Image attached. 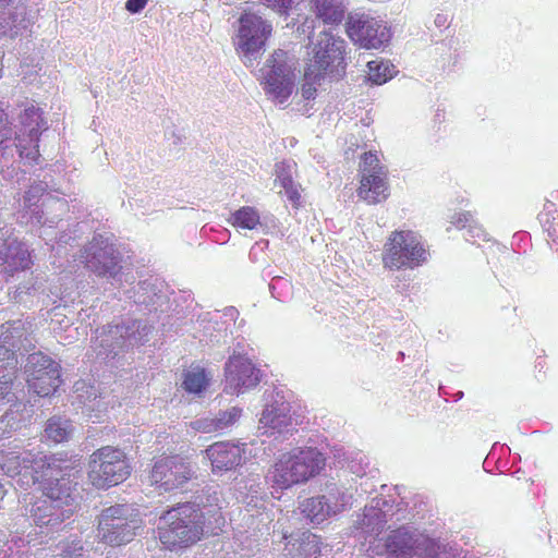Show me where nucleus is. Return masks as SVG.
<instances>
[{"label": "nucleus", "instance_id": "nucleus-46", "mask_svg": "<svg viewBox=\"0 0 558 558\" xmlns=\"http://www.w3.org/2000/svg\"><path fill=\"white\" fill-rule=\"evenodd\" d=\"M147 0H128L125 8L131 13H138L145 8Z\"/></svg>", "mask_w": 558, "mask_h": 558}, {"label": "nucleus", "instance_id": "nucleus-41", "mask_svg": "<svg viewBox=\"0 0 558 558\" xmlns=\"http://www.w3.org/2000/svg\"><path fill=\"white\" fill-rule=\"evenodd\" d=\"M307 66L304 71V83L302 85V97L306 100L314 99L316 96V86L320 84L326 77H308Z\"/></svg>", "mask_w": 558, "mask_h": 558}, {"label": "nucleus", "instance_id": "nucleus-6", "mask_svg": "<svg viewBox=\"0 0 558 558\" xmlns=\"http://www.w3.org/2000/svg\"><path fill=\"white\" fill-rule=\"evenodd\" d=\"M143 529V519L131 505L119 504L101 510L98 515L97 537L110 546L130 543Z\"/></svg>", "mask_w": 558, "mask_h": 558}, {"label": "nucleus", "instance_id": "nucleus-25", "mask_svg": "<svg viewBox=\"0 0 558 558\" xmlns=\"http://www.w3.org/2000/svg\"><path fill=\"white\" fill-rule=\"evenodd\" d=\"M242 409L232 407L220 410L217 413L196 418L191 422V427L199 433H221L232 427L241 417Z\"/></svg>", "mask_w": 558, "mask_h": 558}, {"label": "nucleus", "instance_id": "nucleus-4", "mask_svg": "<svg viewBox=\"0 0 558 558\" xmlns=\"http://www.w3.org/2000/svg\"><path fill=\"white\" fill-rule=\"evenodd\" d=\"M151 326L138 319H130L117 325H107L95 330L93 349L98 357L110 360L147 341Z\"/></svg>", "mask_w": 558, "mask_h": 558}, {"label": "nucleus", "instance_id": "nucleus-21", "mask_svg": "<svg viewBox=\"0 0 558 558\" xmlns=\"http://www.w3.org/2000/svg\"><path fill=\"white\" fill-rule=\"evenodd\" d=\"M190 462L179 456L165 457L157 460L150 473L153 485L165 492L182 487L193 476Z\"/></svg>", "mask_w": 558, "mask_h": 558}, {"label": "nucleus", "instance_id": "nucleus-33", "mask_svg": "<svg viewBox=\"0 0 558 558\" xmlns=\"http://www.w3.org/2000/svg\"><path fill=\"white\" fill-rule=\"evenodd\" d=\"M229 222L235 228L247 230H254L257 226H262L259 213L252 206H243L232 213Z\"/></svg>", "mask_w": 558, "mask_h": 558}, {"label": "nucleus", "instance_id": "nucleus-55", "mask_svg": "<svg viewBox=\"0 0 558 558\" xmlns=\"http://www.w3.org/2000/svg\"><path fill=\"white\" fill-rule=\"evenodd\" d=\"M547 231H548V233H549V235H550V236H551V235H553V233L555 232V230H553V231H551V230H549V229H548Z\"/></svg>", "mask_w": 558, "mask_h": 558}, {"label": "nucleus", "instance_id": "nucleus-12", "mask_svg": "<svg viewBox=\"0 0 558 558\" xmlns=\"http://www.w3.org/2000/svg\"><path fill=\"white\" fill-rule=\"evenodd\" d=\"M51 461H61L54 457L35 454L29 450L8 451L1 456L2 471L12 478L17 476L16 483L21 487L35 485L47 477L46 468Z\"/></svg>", "mask_w": 558, "mask_h": 558}, {"label": "nucleus", "instance_id": "nucleus-45", "mask_svg": "<svg viewBox=\"0 0 558 558\" xmlns=\"http://www.w3.org/2000/svg\"><path fill=\"white\" fill-rule=\"evenodd\" d=\"M268 8L277 10H287L291 7L292 0H260Z\"/></svg>", "mask_w": 558, "mask_h": 558}, {"label": "nucleus", "instance_id": "nucleus-49", "mask_svg": "<svg viewBox=\"0 0 558 558\" xmlns=\"http://www.w3.org/2000/svg\"><path fill=\"white\" fill-rule=\"evenodd\" d=\"M10 425V415L5 414L0 420V433L4 434L7 432V427Z\"/></svg>", "mask_w": 558, "mask_h": 558}, {"label": "nucleus", "instance_id": "nucleus-22", "mask_svg": "<svg viewBox=\"0 0 558 558\" xmlns=\"http://www.w3.org/2000/svg\"><path fill=\"white\" fill-rule=\"evenodd\" d=\"M225 391L240 395L259 384L262 372L250 359L239 353L229 357L225 366Z\"/></svg>", "mask_w": 558, "mask_h": 558}, {"label": "nucleus", "instance_id": "nucleus-48", "mask_svg": "<svg viewBox=\"0 0 558 558\" xmlns=\"http://www.w3.org/2000/svg\"><path fill=\"white\" fill-rule=\"evenodd\" d=\"M434 23H435V25H436L437 27H439V28H440V27H446V26H447V24H448V17H447V15H445V14H440V13H439V14H437V15L435 16Z\"/></svg>", "mask_w": 558, "mask_h": 558}, {"label": "nucleus", "instance_id": "nucleus-13", "mask_svg": "<svg viewBox=\"0 0 558 558\" xmlns=\"http://www.w3.org/2000/svg\"><path fill=\"white\" fill-rule=\"evenodd\" d=\"M121 258L112 241L101 234L94 235L80 254V260L88 271L98 277L112 279L121 272Z\"/></svg>", "mask_w": 558, "mask_h": 558}, {"label": "nucleus", "instance_id": "nucleus-17", "mask_svg": "<svg viewBox=\"0 0 558 558\" xmlns=\"http://www.w3.org/2000/svg\"><path fill=\"white\" fill-rule=\"evenodd\" d=\"M24 373L29 390L40 397L50 396L61 384L59 364L41 352L28 355Z\"/></svg>", "mask_w": 558, "mask_h": 558}, {"label": "nucleus", "instance_id": "nucleus-26", "mask_svg": "<svg viewBox=\"0 0 558 558\" xmlns=\"http://www.w3.org/2000/svg\"><path fill=\"white\" fill-rule=\"evenodd\" d=\"M0 260L2 262L3 270L10 276L15 271L27 269L32 265L31 254L26 244L11 238L5 240L3 248L0 251Z\"/></svg>", "mask_w": 558, "mask_h": 558}, {"label": "nucleus", "instance_id": "nucleus-10", "mask_svg": "<svg viewBox=\"0 0 558 558\" xmlns=\"http://www.w3.org/2000/svg\"><path fill=\"white\" fill-rule=\"evenodd\" d=\"M131 468L125 453L116 447L105 446L90 456L88 477L96 488H108L125 481Z\"/></svg>", "mask_w": 558, "mask_h": 558}, {"label": "nucleus", "instance_id": "nucleus-42", "mask_svg": "<svg viewBox=\"0 0 558 558\" xmlns=\"http://www.w3.org/2000/svg\"><path fill=\"white\" fill-rule=\"evenodd\" d=\"M350 471L353 474L362 477L367 473V469L369 468V461L366 457L361 456L360 458H354L349 463Z\"/></svg>", "mask_w": 558, "mask_h": 558}, {"label": "nucleus", "instance_id": "nucleus-23", "mask_svg": "<svg viewBox=\"0 0 558 558\" xmlns=\"http://www.w3.org/2000/svg\"><path fill=\"white\" fill-rule=\"evenodd\" d=\"M170 294L171 291L162 279L150 277L138 282L130 298L144 310L156 312L163 311L162 307L168 303Z\"/></svg>", "mask_w": 558, "mask_h": 558}, {"label": "nucleus", "instance_id": "nucleus-7", "mask_svg": "<svg viewBox=\"0 0 558 558\" xmlns=\"http://www.w3.org/2000/svg\"><path fill=\"white\" fill-rule=\"evenodd\" d=\"M308 58V77H331L340 78L345 73V48L344 39L330 32H320L314 41Z\"/></svg>", "mask_w": 558, "mask_h": 558}, {"label": "nucleus", "instance_id": "nucleus-3", "mask_svg": "<svg viewBox=\"0 0 558 558\" xmlns=\"http://www.w3.org/2000/svg\"><path fill=\"white\" fill-rule=\"evenodd\" d=\"M203 533V513L192 504H183L163 513L158 521L157 534L167 548L189 546Z\"/></svg>", "mask_w": 558, "mask_h": 558}, {"label": "nucleus", "instance_id": "nucleus-32", "mask_svg": "<svg viewBox=\"0 0 558 558\" xmlns=\"http://www.w3.org/2000/svg\"><path fill=\"white\" fill-rule=\"evenodd\" d=\"M451 223L458 229H466L465 239L470 242H475L476 239L487 240V234L484 229L477 225L473 215L469 211L456 214L451 217Z\"/></svg>", "mask_w": 558, "mask_h": 558}, {"label": "nucleus", "instance_id": "nucleus-50", "mask_svg": "<svg viewBox=\"0 0 558 558\" xmlns=\"http://www.w3.org/2000/svg\"><path fill=\"white\" fill-rule=\"evenodd\" d=\"M54 204H56V205H58V207H59L60 209H64V208L66 207V203H65L64 201H61V199H57V201L54 202Z\"/></svg>", "mask_w": 558, "mask_h": 558}, {"label": "nucleus", "instance_id": "nucleus-52", "mask_svg": "<svg viewBox=\"0 0 558 558\" xmlns=\"http://www.w3.org/2000/svg\"><path fill=\"white\" fill-rule=\"evenodd\" d=\"M13 0H0V8L9 5Z\"/></svg>", "mask_w": 558, "mask_h": 558}, {"label": "nucleus", "instance_id": "nucleus-16", "mask_svg": "<svg viewBox=\"0 0 558 558\" xmlns=\"http://www.w3.org/2000/svg\"><path fill=\"white\" fill-rule=\"evenodd\" d=\"M389 558H433V541L412 526H401L392 531L386 541Z\"/></svg>", "mask_w": 558, "mask_h": 558}, {"label": "nucleus", "instance_id": "nucleus-1", "mask_svg": "<svg viewBox=\"0 0 558 558\" xmlns=\"http://www.w3.org/2000/svg\"><path fill=\"white\" fill-rule=\"evenodd\" d=\"M74 468L63 461H51L46 468L45 480L38 484L43 495L26 509L33 523L43 529H58L74 511L75 486L71 476Z\"/></svg>", "mask_w": 558, "mask_h": 558}, {"label": "nucleus", "instance_id": "nucleus-2", "mask_svg": "<svg viewBox=\"0 0 558 558\" xmlns=\"http://www.w3.org/2000/svg\"><path fill=\"white\" fill-rule=\"evenodd\" d=\"M326 458L315 447H296L280 454L269 469L266 481L271 487L288 489L306 483L325 468Z\"/></svg>", "mask_w": 558, "mask_h": 558}, {"label": "nucleus", "instance_id": "nucleus-40", "mask_svg": "<svg viewBox=\"0 0 558 558\" xmlns=\"http://www.w3.org/2000/svg\"><path fill=\"white\" fill-rule=\"evenodd\" d=\"M88 223L86 221H81L75 225H73L71 228H69V231H62L59 236L57 238V244L58 245H65L70 244L71 241H74L76 238H78L77 232L83 233V230H87Z\"/></svg>", "mask_w": 558, "mask_h": 558}, {"label": "nucleus", "instance_id": "nucleus-5", "mask_svg": "<svg viewBox=\"0 0 558 558\" xmlns=\"http://www.w3.org/2000/svg\"><path fill=\"white\" fill-rule=\"evenodd\" d=\"M7 325L0 336V400L13 402L17 399L12 391L17 366L16 351L32 344L28 339L32 324L14 320Z\"/></svg>", "mask_w": 558, "mask_h": 558}, {"label": "nucleus", "instance_id": "nucleus-24", "mask_svg": "<svg viewBox=\"0 0 558 558\" xmlns=\"http://www.w3.org/2000/svg\"><path fill=\"white\" fill-rule=\"evenodd\" d=\"M205 453L211 463L213 472H225L241 464L244 449L238 444L219 441L209 446Z\"/></svg>", "mask_w": 558, "mask_h": 558}, {"label": "nucleus", "instance_id": "nucleus-14", "mask_svg": "<svg viewBox=\"0 0 558 558\" xmlns=\"http://www.w3.org/2000/svg\"><path fill=\"white\" fill-rule=\"evenodd\" d=\"M405 507L407 504L402 499L398 501L390 495L388 498H374L371 505L365 506L363 513L359 515L355 527L365 536H377L395 517L396 521L405 518L401 514L405 511Z\"/></svg>", "mask_w": 558, "mask_h": 558}, {"label": "nucleus", "instance_id": "nucleus-38", "mask_svg": "<svg viewBox=\"0 0 558 558\" xmlns=\"http://www.w3.org/2000/svg\"><path fill=\"white\" fill-rule=\"evenodd\" d=\"M295 168L296 163L293 160H283L276 163V181H278L280 185H287V183L293 180Z\"/></svg>", "mask_w": 558, "mask_h": 558}, {"label": "nucleus", "instance_id": "nucleus-30", "mask_svg": "<svg viewBox=\"0 0 558 558\" xmlns=\"http://www.w3.org/2000/svg\"><path fill=\"white\" fill-rule=\"evenodd\" d=\"M313 5L316 17L329 25L340 24L347 12L343 0H313Z\"/></svg>", "mask_w": 558, "mask_h": 558}, {"label": "nucleus", "instance_id": "nucleus-15", "mask_svg": "<svg viewBox=\"0 0 558 558\" xmlns=\"http://www.w3.org/2000/svg\"><path fill=\"white\" fill-rule=\"evenodd\" d=\"M345 31L350 39L365 49H380L391 39L387 23L367 14H349Z\"/></svg>", "mask_w": 558, "mask_h": 558}, {"label": "nucleus", "instance_id": "nucleus-56", "mask_svg": "<svg viewBox=\"0 0 558 558\" xmlns=\"http://www.w3.org/2000/svg\"><path fill=\"white\" fill-rule=\"evenodd\" d=\"M362 486V489L364 490V493H368L367 488H363V483L361 484Z\"/></svg>", "mask_w": 558, "mask_h": 558}, {"label": "nucleus", "instance_id": "nucleus-47", "mask_svg": "<svg viewBox=\"0 0 558 558\" xmlns=\"http://www.w3.org/2000/svg\"><path fill=\"white\" fill-rule=\"evenodd\" d=\"M223 316L230 320H235L239 316V311L233 306L226 307L223 310Z\"/></svg>", "mask_w": 558, "mask_h": 558}, {"label": "nucleus", "instance_id": "nucleus-8", "mask_svg": "<svg viewBox=\"0 0 558 558\" xmlns=\"http://www.w3.org/2000/svg\"><path fill=\"white\" fill-rule=\"evenodd\" d=\"M296 58L284 50H276L260 70L267 96L278 104L288 100L294 89Z\"/></svg>", "mask_w": 558, "mask_h": 558}, {"label": "nucleus", "instance_id": "nucleus-43", "mask_svg": "<svg viewBox=\"0 0 558 558\" xmlns=\"http://www.w3.org/2000/svg\"><path fill=\"white\" fill-rule=\"evenodd\" d=\"M280 186L283 189L287 198L293 205H299L300 198H301L300 184L295 183L294 180H292L289 183H287V185H280Z\"/></svg>", "mask_w": 558, "mask_h": 558}, {"label": "nucleus", "instance_id": "nucleus-57", "mask_svg": "<svg viewBox=\"0 0 558 558\" xmlns=\"http://www.w3.org/2000/svg\"><path fill=\"white\" fill-rule=\"evenodd\" d=\"M180 295H190V292H186V293H180Z\"/></svg>", "mask_w": 558, "mask_h": 558}, {"label": "nucleus", "instance_id": "nucleus-34", "mask_svg": "<svg viewBox=\"0 0 558 558\" xmlns=\"http://www.w3.org/2000/svg\"><path fill=\"white\" fill-rule=\"evenodd\" d=\"M325 496L335 515L351 506L353 499V495L348 489L336 484L328 486L327 495Z\"/></svg>", "mask_w": 558, "mask_h": 558}, {"label": "nucleus", "instance_id": "nucleus-37", "mask_svg": "<svg viewBox=\"0 0 558 558\" xmlns=\"http://www.w3.org/2000/svg\"><path fill=\"white\" fill-rule=\"evenodd\" d=\"M368 78L376 85H381L392 77L391 69L388 63L373 60L367 62Z\"/></svg>", "mask_w": 558, "mask_h": 558}, {"label": "nucleus", "instance_id": "nucleus-35", "mask_svg": "<svg viewBox=\"0 0 558 558\" xmlns=\"http://www.w3.org/2000/svg\"><path fill=\"white\" fill-rule=\"evenodd\" d=\"M208 378L203 368L196 367L187 371L182 383L183 388L190 393H201L206 389Z\"/></svg>", "mask_w": 558, "mask_h": 558}, {"label": "nucleus", "instance_id": "nucleus-11", "mask_svg": "<svg viewBox=\"0 0 558 558\" xmlns=\"http://www.w3.org/2000/svg\"><path fill=\"white\" fill-rule=\"evenodd\" d=\"M271 32V23L256 13L246 12L240 16L234 45L246 66L260 57Z\"/></svg>", "mask_w": 558, "mask_h": 558}, {"label": "nucleus", "instance_id": "nucleus-36", "mask_svg": "<svg viewBox=\"0 0 558 558\" xmlns=\"http://www.w3.org/2000/svg\"><path fill=\"white\" fill-rule=\"evenodd\" d=\"M269 291L276 300L287 302L293 295V286L288 278L276 276L269 283Z\"/></svg>", "mask_w": 558, "mask_h": 558}, {"label": "nucleus", "instance_id": "nucleus-51", "mask_svg": "<svg viewBox=\"0 0 558 558\" xmlns=\"http://www.w3.org/2000/svg\"><path fill=\"white\" fill-rule=\"evenodd\" d=\"M539 220H541V222H548V214L547 213H542L539 215Z\"/></svg>", "mask_w": 558, "mask_h": 558}, {"label": "nucleus", "instance_id": "nucleus-19", "mask_svg": "<svg viewBox=\"0 0 558 558\" xmlns=\"http://www.w3.org/2000/svg\"><path fill=\"white\" fill-rule=\"evenodd\" d=\"M48 184L46 182L39 181L31 185L29 190L25 192L23 198L20 201V209L17 219L21 222H32L36 225H40L41 227H47L43 233H40V238L45 241H50V232L49 229L54 228L58 225V220L54 217L48 218L45 217V213L43 208H49L50 197H46L43 203L39 205L40 198L47 192Z\"/></svg>", "mask_w": 558, "mask_h": 558}, {"label": "nucleus", "instance_id": "nucleus-20", "mask_svg": "<svg viewBox=\"0 0 558 558\" xmlns=\"http://www.w3.org/2000/svg\"><path fill=\"white\" fill-rule=\"evenodd\" d=\"M298 425V418L291 413V404L276 392L274 400L262 412L258 429L265 435L286 437L292 435Z\"/></svg>", "mask_w": 558, "mask_h": 558}, {"label": "nucleus", "instance_id": "nucleus-18", "mask_svg": "<svg viewBox=\"0 0 558 558\" xmlns=\"http://www.w3.org/2000/svg\"><path fill=\"white\" fill-rule=\"evenodd\" d=\"M361 185L357 195L368 204L380 203L389 196L387 169L380 163L376 153L367 151L360 163Z\"/></svg>", "mask_w": 558, "mask_h": 558}, {"label": "nucleus", "instance_id": "nucleus-29", "mask_svg": "<svg viewBox=\"0 0 558 558\" xmlns=\"http://www.w3.org/2000/svg\"><path fill=\"white\" fill-rule=\"evenodd\" d=\"M299 508L311 523L317 525L335 515L325 495L306 498Z\"/></svg>", "mask_w": 558, "mask_h": 558}, {"label": "nucleus", "instance_id": "nucleus-9", "mask_svg": "<svg viewBox=\"0 0 558 558\" xmlns=\"http://www.w3.org/2000/svg\"><path fill=\"white\" fill-rule=\"evenodd\" d=\"M428 257L420 235L412 231H393L385 244L383 263L391 270L413 269L425 264Z\"/></svg>", "mask_w": 558, "mask_h": 558}, {"label": "nucleus", "instance_id": "nucleus-31", "mask_svg": "<svg viewBox=\"0 0 558 558\" xmlns=\"http://www.w3.org/2000/svg\"><path fill=\"white\" fill-rule=\"evenodd\" d=\"M74 434L72 422L63 416H52L47 421L45 435L53 442H63L71 439Z\"/></svg>", "mask_w": 558, "mask_h": 558}, {"label": "nucleus", "instance_id": "nucleus-44", "mask_svg": "<svg viewBox=\"0 0 558 558\" xmlns=\"http://www.w3.org/2000/svg\"><path fill=\"white\" fill-rule=\"evenodd\" d=\"M90 390H94V389L90 388ZM82 403L84 404L85 411L87 412L86 415L89 416L90 418L93 416L92 412H94L96 409L98 412L101 411L100 408L106 409V407H102V401L97 400V395L95 391H92L90 396L88 397V400L82 401Z\"/></svg>", "mask_w": 558, "mask_h": 558}, {"label": "nucleus", "instance_id": "nucleus-39", "mask_svg": "<svg viewBox=\"0 0 558 558\" xmlns=\"http://www.w3.org/2000/svg\"><path fill=\"white\" fill-rule=\"evenodd\" d=\"M57 556L60 558H84L83 546L80 541L61 542L57 546Z\"/></svg>", "mask_w": 558, "mask_h": 558}, {"label": "nucleus", "instance_id": "nucleus-28", "mask_svg": "<svg viewBox=\"0 0 558 558\" xmlns=\"http://www.w3.org/2000/svg\"><path fill=\"white\" fill-rule=\"evenodd\" d=\"M29 25L31 20L23 4H17L8 11H0V36L15 38L23 35Z\"/></svg>", "mask_w": 558, "mask_h": 558}, {"label": "nucleus", "instance_id": "nucleus-27", "mask_svg": "<svg viewBox=\"0 0 558 558\" xmlns=\"http://www.w3.org/2000/svg\"><path fill=\"white\" fill-rule=\"evenodd\" d=\"M319 537L310 531L292 535L284 547L286 558H317Z\"/></svg>", "mask_w": 558, "mask_h": 558}, {"label": "nucleus", "instance_id": "nucleus-54", "mask_svg": "<svg viewBox=\"0 0 558 558\" xmlns=\"http://www.w3.org/2000/svg\"><path fill=\"white\" fill-rule=\"evenodd\" d=\"M24 292H25V291H24L22 288H19V290H17L19 295H20V294H22V293H24Z\"/></svg>", "mask_w": 558, "mask_h": 558}, {"label": "nucleus", "instance_id": "nucleus-53", "mask_svg": "<svg viewBox=\"0 0 558 558\" xmlns=\"http://www.w3.org/2000/svg\"><path fill=\"white\" fill-rule=\"evenodd\" d=\"M462 397H463V392L462 391H458L456 393V400H460Z\"/></svg>", "mask_w": 558, "mask_h": 558}]
</instances>
